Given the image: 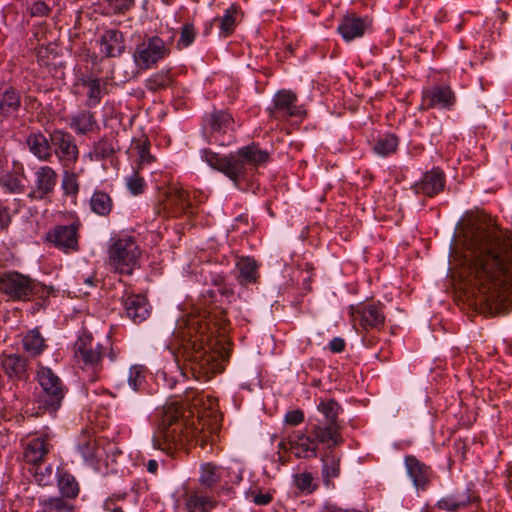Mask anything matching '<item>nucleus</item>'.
<instances>
[{
    "label": "nucleus",
    "instance_id": "1",
    "mask_svg": "<svg viewBox=\"0 0 512 512\" xmlns=\"http://www.w3.org/2000/svg\"><path fill=\"white\" fill-rule=\"evenodd\" d=\"M204 393L188 388L185 391V401L197 409L204 405ZM218 430L217 412L209 409L195 411L178 402L166 403L161 411L158 429L152 442L156 449L173 457L176 452L187 449L191 445L201 448L210 442L211 436Z\"/></svg>",
    "mask_w": 512,
    "mask_h": 512
},
{
    "label": "nucleus",
    "instance_id": "2",
    "mask_svg": "<svg viewBox=\"0 0 512 512\" xmlns=\"http://www.w3.org/2000/svg\"><path fill=\"white\" fill-rule=\"evenodd\" d=\"M449 272L470 305L500 311L512 304V258H452Z\"/></svg>",
    "mask_w": 512,
    "mask_h": 512
},
{
    "label": "nucleus",
    "instance_id": "3",
    "mask_svg": "<svg viewBox=\"0 0 512 512\" xmlns=\"http://www.w3.org/2000/svg\"><path fill=\"white\" fill-rule=\"evenodd\" d=\"M458 245L474 256H512V232L483 211H467L456 226Z\"/></svg>",
    "mask_w": 512,
    "mask_h": 512
},
{
    "label": "nucleus",
    "instance_id": "4",
    "mask_svg": "<svg viewBox=\"0 0 512 512\" xmlns=\"http://www.w3.org/2000/svg\"><path fill=\"white\" fill-rule=\"evenodd\" d=\"M214 331L209 323L192 321L185 332L178 354L184 361V375L188 372L196 380H208L217 373L216 356L211 352Z\"/></svg>",
    "mask_w": 512,
    "mask_h": 512
},
{
    "label": "nucleus",
    "instance_id": "5",
    "mask_svg": "<svg viewBox=\"0 0 512 512\" xmlns=\"http://www.w3.org/2000/svg\"><path fill=\"white\" fill-rule=\"evenodd\" d=\"M36 380L41 391L36 399L28 401L23 407V413L20 415L22 420L25 416L39 418L46 414L56 417L68 393V387L49 367L41 366L37 371Z\"/></svg>",
    "mask_w": 512,
    "mask_h": 512
},
{
    "label": "nucleus",
    "instance_id": "6",
    "mask_svg": "<svg viewBox=\"0 0 512 512\" xmlns=\"http://www.w3.org/2000/svg\"><path fill=\"white\" fill-rule=\"evenodd\" d=\"M0 292L12 301L26 302L37 297L45 303L54 288L18 272H5L0 274Z\"/></svg>",
    "mask_w": 512,
    "mask_h": 512
},
{
    "label": "nucleus",
    "instance_id": "7",
    "mask_svg": "<svg viewBox=\"0 0 512 512\" xmlns=\"http://www.w3.org/2000/svg\"><path fill=\"white\" fill-rule=\"evenodd\" d=\"M317 428L309 423L303 430L294 431L287 442L281 441L279 449L290 451L297 459H313L318 455L320 444L325 445L329 450L338 445L332 444V439L323 438Z\"/></svg>",
    "mask_w": 512,
    "mask_h": 512
},
{
    "label": "nucleus",
    "instance_id": "8",
    "mask_svg": "<svg viewBox=\"0 0 512 512\" xmlns=\"http://www.w3.org/2000/svg\"><path fill=\"white\" fill-rule=\"evenodd\" d=\"M269 154L257 145L251 144L240 148L236 153L226 156L224 174L237 183L252 173L259 165L268 162Z\"/></svg>",
    "mask_w": 512,
    "mask_h": 512
},
{
    "label": "nucleus",
    "instance_id": "9",
    "mask_svg": "<svg viewBox=\"0 0 512 512\" xmlns=\"http://www.w3.org/2000/svg\"><path fill=\"white\" fill-rule=\"evenodd\" d=\"M201 196L200 192L171 186L164 193V198L161 200V208L167 217L193 215L195 213V204L201 202Z\"/></svg>",
    "mask_w": 512,
    "mask_h": 512
},
{
    "label": "nucleus",
    "instance_id": "10",
    "mask_svg": "<svg viewBox=\"0 0 512 512\" xmlns=\"http://www.w3.org/2000/svg\"><path fill=\"white\" fill-rule=\"evenodd\" d=\"M317 409L324 416L325 422L312 423L317 428L315 431L321 434L322 439L324 437L332 439V444L342 445L344 439L339 415L343 409L340 404L335 399H322L317 405Z\"/></svg>",
    "mask_w": 512,
    "mask_h": 512
},
{
    "label": "nucleus",
    "instance_id": "11",
    "mask_svg": "<svg viewBox=\"0 0 512 512\" xmlns=\"http://www.w3.org/2000/svg\"><path fill=\"white\" fill-rule=\"evenodd\" d=\"M171 41H164L158 36H151L138 44L133 53V60L140 70H148L159 61L165 59L171 52Z\"/></svg>",
    "mask_w": 512,
    "mask_h": 512
},
{
    "label": "nucleus",
    "instance_id": "12",
    "mask_svg": "<svg viewBox=\"0 0 512 512\" xmlns=\"http://www.w3.org/2000/svg\"><path fill=\"white\" fill-rule=\"evenodd\" d=\"M203 128L209 134L210 141L221 146L230 144L234 139V120L226 111L215 110L207 114Z\"/></svg>",
    "mask_w": 512,
    "mask_h": 512
},
{
    "label": "nucleus",
    "instance_id": "13",
    "mask_svg": "<svg viewBox=\"0 0 512 512\" xmlns=\"http://www.w3.org/2000/svg\"><path fill=\"white\" fill-rule=\"evenodd\" d=\"M269 117L287 121L290 118L303 119L306 111L298 105V97L291 90H279L273 97L272 106L268 109Z\"/></svg>",
    "mask_w": 512,
    "mask_h": 512
},
{
    "label": "nucleus",
    "instance_id": "14",
    "mask_svg": "<svg viewBox=\"0 0 512 512\" xmlns=\"http://www.w3.org/2000/svg\"><path fill=\"white\" fill-rule=\"evenodd\" d=\"M480 503L481 498L475 490L474 484L469 482L465 488H458L453 493L440 498L435 507L446 512H458L473 505L479 506Z\"/></svg>",
    "mask_w": 512,
    "mask_h": 512
},
{
    "label": "nucleus",
    "instance_id": "15",
    "mask_svg": "<svg viewBox=\"0 0 512 512\" xmlns=\"http://www.w3.org/2000/svg\"><path fill=\"white\" fill-rule=\"evenodd\" d=\"M52 149L58 160L66 168L74 165L79 157V150L74 137L66 131L55 129L50 133Z\"/></svg>",
    "mask_w": 512,
    "mask_h": 512
},
{
    "label": "nucleus",
    "instance_id": "16",
    "mask_svg": "<svg viewBox=\"0 0 512 512\" xmlns=\"http://www.w3.org/2000/svg\"><path fill=\"white\" fill-rule=\"evenodd\" d=\"M74 353L84 365L97 367L104 356V347L94 342L90 332L83 330L74 343Z\"/></svg>",
    "mask_w": 512,
    "mask_h": 512
},
{
    "label": "nucleus",
    "instance_id": "17",
    "mask_svg": "<svg viewBox=\"0 0 512 512\" xmlns=\"http://www.w3.org/2000/svg\"><path fill=\"white\" fill-rule=\"evenodd\" d=\"M351 315L359 318L360 326L368 331L380 330L385 323L384 305L380 302L351 306Z\"/></svg>",
    "mask_w": 512,
    "mask_h": 512
},
{
    "label": "nucleus",
    "instance_id": "18",
    "mask_svg": "<svg viewBox=\"0 0 512 512\" xmlns=\"http://www.w3.org/2000/svg\"><path fill=\"white\" fill-rule=\"evenodd\" d=\"M58 175L50 166H40L34 173L33 186L28 194L32 200H44L49 197L57 185Z\"/></svg>",
    "mask_w": 512,
    "mask_h": 512
},
{
    "label": "nucleus",
    "instance_id": "19",
    "mask_svg": "<svg viewBox=\"0 0 512 512\" xmlns=\"http://www.w3.org/2000/svg\"><path fill=\"white\" fill-rule=\"evenodd\" d=\"M456 103V95L449 86L435 85L422 92L421 108L450 110Z\"/></svg>",
    "mask_w": 512,
    "mask_h": 512
},
{
    "label": "nucleus",
    "instance_id": "20",
    "mask_svg": "<svg viewBox=\"0 0 512 512\" xmlns=\"http://www.w3.org/2000/svg\"><path fill=\"white\" fill-rule=\"evenodd\" d=\"M404 464L413 486L417 490L426 491L434 476L432 468L414 455H406L404 457Z\"/></svg>",
    "mask_w": 512,
    "mask_h": 512
},
{
    "label": "nucleus",
    "instance_id": "21",
    "mask_svg": "<svg viewBox=\"0 0 512 512\" xmlns=\"http://www.w3.org/2000/svg\"><path fill=\"white\" fill-rule=\"evenodd\" d=\"M0 366L6 377L12 382L26 381L29 378V359L18 353H2Z\"/></svg>",
    "mask_w": 512,
    "mask_h": 512
},
{
    "label": "nucleus",
    "instance_id": "22",
    "mask_svg": "<svg viewBox=\"0 0 512 512\" xmlns=\"http://www.w3.org/2000/svg\"><path fill=\"white\" fill-rule=\"evenodd\" d=\"M79 224L60 225L50 231L46 239L64 253L77 251Z\"/></svg>",
    "mask_w": 512,
    "mask_h": 512
},
{
    "label": "nucleus",
    "instance_id": "23",
    "mask_svg": "<svg viewBox=\"0 0 512 512\" xmlns=\"http://www.w3.org/2000/svg\"><path fill=\"white\" fill-rule=\"evenodd\" d=\"M183 499L188 512H210L218 504L214 493L199 487L186 489Z\"/></svg>",
    "mask_w": 512,
    "mask_h": 512
},
{
    "label": "nucleus",
    "instance_id": "24",
    "mask_svg": "<svg viewBox=\"0 0 512 512\" xmlns=\"http://www.w3.org/2000/svg\"><path fill=\"white\" fill-rule=\"evenodd\" d=\"M122 305L126 317L135 324L144 322L150 316L151 305L145 295L128 294L122 298Z\"/></svg>",
    "mask_w": 512,
    "mask_h": 512
},
{
    "label": "nucleus",
    "instance_id": "25",
    "mask_svg": "<svg viewBox=\"0 0 512 512\" xmlns=\"http://www.w3.org/2000/svg\"><path fill=\"white\" fill-rule=\"evenodd\" d=\"M369 26L370 21L368 18L359 17L356 14H348L343 17L337 30L344 40L351 41L362 37Z\"/></svg>",
    "mask_w": 512,
    "mask_h": 512
},
{
    "label": "nucleus",
    "instance_id": "26",
    "mask_svg": "<svg viewBox=\"0 0 512 512\" xmlns=\"http://www.w3.org/2000/svg\"><path fill=\"white\" fill-rule=\"evenodd\" d=\"M260 264L255 258H239L235 267V278L241 286H250L259 283Z\"/></svg>",
    "mask_w": 512,
    "mask_h": 512
},
{
    "label": "nucleus",
    "instance_id": "27",
    "mask_svg": "<svg viewBox=\"0 0 512 512\" xmlns=\"http://www.w3.org/2000/svg\"><path fill=\"white\" fill-rule=\"evenodd\" d=\"M51 448L52 445L49 443L47 435L32 438L24 449L23 459L28 464H43V461Z\"/></svg>",
    "mask_w": 512,
    "mask_h": 512
},
{
    "label": "nucleus",
    "instance_id": "28",
    "mask_svg": "<svg viewBox=\"0 0 512 512\" xmlns=\"http://www.w3.org/2000/svg\"><path fill=\"white\" fill-rule=\"evenodd\" d=\"M21 107V95L20 92L13 88L7 87L0 89V126L17 115Z\"/></svg>",
    "mask_w": 512,
    "mask_h": 512
},
{
    "label": "nucleus",
    "instance_id": "29",
    "mask_svg": "<svg viewBox=\"0 0 512 512\" xmlns=\"http://www.w3.org/2000/svg\"><path fill=\"white\" fill-rule=\"evenodd\" d=\"M110 256H139L141 251L136 238L128 233H119L110 239Z\"/></svg>",
    "mask_w": 512,
    "mask_h": 512
},
{
    "label": "nucleus",
    "instance_id": "30",
    "mask_svg": "<svg viewBox=\"0 0 512 512\" xmlns=\"http://www.w3.org/2000/svg\"><path fill=\"white\" fill-rule=\"evenodd\" d=\"M445 186V175L438 169L433 168L426 172L421 180L416 184V192L433 197L439 194Z\"/></svg>",
    "mask_w": 512,
    "mask_h": 512
},
{
    "label": "nucleus",
    "instance_id": "31",
    "mask_svg": "<svg viewBox=\"0 0 512 512\" xmlns=\"http://www.w3.org/2000/svg\"><path fill=\"white\" fill-rule=\"evenodd\" d=\"M101 51L107 57H118L125 50L124 37L117 29L104 31L100 38Z\"/></svg>",
    "mask_w": 512,
    "mask_h": 512
},
{
    "label": "nucleus",
    "instance_id": "32",
    "mask_svg": "<svg viewBox=\"0 0 512 512\" xmlns=\"http://www.w3.org/2000/svg\"><path fill=\"white\" fill-rule=\"evenodd\" d=\"M223 469L214 463L208 462L200 465L199 488L214 493L222 479Z\"/></svg>",
    "mask_w": 512,
    "mask_h": 512
},
{
    "label": "nucleus",
    "instance_id": "33",
    "mask_svg": "<svg viewBox=\"0 0 512 512\" xmlns=\"http://www.w3.org/2000/svg\"><path fill=\"white\" fill-rule=\"evenodd\" d=\"M69 127L78 135H85L98 128L95 114L89 110H80L69 117Z\"/></svg>",
    "mask_w": 512,
    "mask_h": 512
},
{
    "label": "nucleus",
    "instance_id": "34",
    "mask_svg": "<svg viewBox=\"0 0 512 512\" xmlns=\"http://www.w3.org/2000/svg\"><path fill=\"white\" fill-rule=\"evenodd\" d=\"M234 298V290L230 286H221V288L208 289L201 294V302L208 308L209 313L218 308L217 303L221 305L226 301L230 303Z\"/></svg>",
    "mask_w": 512,
    "mask_h": 512
},
{
    "label": "nucleus",
    "instance_id": "35",
    "mask_svg": "<svg viewBox=\"0 0 512 512\" xmlns=\"http://www.w3.org/2000/svg\"><path fill=\"white\" fill-rule=\"evenodd\" d=\"M56 477L59 495L74 501L80 493V486L76 478L63 468L57 469Z\"/></svg>",
    "mask_w": 512,
    "mask_h": 512
},
{
    "label": "nucleus",
    "instance_id": "36",
    "mask_svg": "<svg viewBox=\"0 0 512 512\" xmlns=\"http://www.w3.org/2000/svg\"><path fill=\"white\" fill-rule=\"evenodd\" d=\"M30 152L41 161H48L53 154L52 144L41 132L31 133L26 139Z\"/></svg>",
    "mask_w": 512,
    "mask_h": 512
},
{
    "label": "nucleus",
    "instance_id": "37",
    "mask_svg": "<svg viewBox=\"0 0 512 512\" xmlns=\"http://www.w3.org/2000/svg\"><path fill=\"white\" fill-rule=\"evenodd\" d=\"M77 449L85 462L93 464L99 461L100 447L97 439L88 431H83L78 439Z\"/></svg>",
    "mask_w": 512,
    "mask_h": 512
},
{
    "label": "nucleus",
    "instance_id": "38",
    "mask_svg": "<svg viewBox=\"0 0 512 512\" xmlns=\"http://www.w3.org/2000/svg\"><path fill=\"white\" fill-rule=\"evenodd\" d=\"M47 347L46 340L40 333L39 328H33L27 331L22 338V348L31 357L40 356Z\"/></svg>",
    "mask_w": 512,
    "mask_h": 512
},
{
    "label": "nucleus",
    "instance_id": "39",
    "mask_svg": "<svg viewBox=\"0 0 512 512\" xmlns=\"http://www.w3.org/2000/svg\"><path fill=\"white\" fill-rule=\"evenodd\" d=\"M89 207L95 215L108 217L113 210L114 201L107 192L96 189L90 197Z\"/></svg>",
    "mask_w": 512,
    "mask_h": 512
},
{
    "label": "nucleus",
    "instance_id": "40",
    "mask_svg": "<svg viewBox=\"0 0 512 512\" xmlns=\"http://www.w3.org/2000/svg\"><path fill=\"white\" fill-rule=\"evenodd\" d=\"M81 84L88 89L86 106L96 107L102 99V93L106 86V80L95 77H84Z\"/></svg>",
    "mask_w": 512,
    "mask_h": 512
},
{
    "label": "nucleus",
    "instance_id": "41",
    "mask_svg": "<svg viewBox=\"0 0 512 512\" xmlns=\"http://www.w3.org/2000/svg\"><path fill=\"white\" fill-rule=\"evenodd\" d=\"M240 7L237 4H232L225 10L224 15L221 18L213 19L214 22H219L220 34L223 37H228L234 32L237 22L240 18Z\"/></svg>",
    "mask_w": 512,
    "mask_h": 512
},
{
    "label": "nucleus",
    "instance_id": "42",
    "mask_svg": "<svg viewBox=\"0 0 512 512\" xmlns=\"http://www.w3.org/2000/svg\"><path fill=\"white\" fill-rule=\"evenodd\" d=\"M321 461L323 463L322 466V477L323 482L326 485H329L331 479L337 478L340 475V462L341 458L333 451H327L322 456Z\"/></svg>",
    "mask_w": 512,
    "mask_h": 512
},
{
    "label": "nucleus",
    "instance_id": "43",
    "mask_svg": "<svg viewBox=\"0 0 512 512\" xmlns=\"http://www.w3.org/2000/svg\"><path fill=\"white\" fill-rule=\"evenodd\" d=\"M39 505L44 512H74L73 501L58 495L39 499Z\"/></svg>",
    "mask_w": 512,
    "mask_h": 512
},
{
    "label": "nucleus",
    "instance_id": "44",
    "mask_svg": "<svg viewBox=\"0 0 512 512\" xmlns=\"http://www.w3.org/2000/svg\"><path fill=\"white\" fill-rule=\"evenodd\" d=\"M148 375L149 370L145 365H132L129 369L128 385L136 392H143L146 390Z\"/></svg>",
    "mask_w": 512,
    "mask_h": 512
},
{
    "label": "nucleus",
    "instance_id": "45",
    "mask_svg": "<svg viewBox=\"0 0 512 512\" xmlns=\"http://www.w3.org/2000/svg\"><path fill=\"white\" fill-rule=\"evenodd\" d=\"M137 265V258H108L107 269L119 275H131Z\"/></svg>",
    "mask_w": 512,
    "mask_h": 512
},
{
    "label": "nucleus",
    "instance_id": "46",
    "mask_svg": "<svg viewBox=\"0 0 512 512\" xmlns=\"http://www.w3.org/2000/svg\"><path fill=\"white\" fill-rule=\"evenodd\" d=\"M173 82L169 71H159L146 80V88L156 92L168 88Z\"/></svg>",
    "mask_w": 512,
    "mask_h": 512
},
{
    "label": "nucleus",
    "instance_id": "47",
    "mask_svg": "<svg viewBox=\"0 0 512 512\" xmlns=\"http://www.w3.org/2000/svg\"><path fill=\"white\" fill-rule=\"evenodd\" d=\"M398 139L393 134L381 136L374 144V151L381 156H388L396 151Z\"/></svg>",
    "mask_w": 512,
    "mask_h": 512
},
{
    "label": "nucleus",
    "instance_id": "48",
    "mask_svg": "<svg viewBox=\"0 0 512 512\" xmlns=\"http://www.w3.org/2000/svg\"><path fill=\"white\" fill-rule=\"evenodd\" d=\"M115 153L114 146L106 139H101L94 144L93 150L90 152L91 160L101 161L112 158Z\"/></svg>",
    "mask_w": 512,
    "mask_h": 512
},
{
    "label": "nucleus",
    "instance_id": "49",
    "mask_svg": "<svg viewBox=\"0 0 512 512\" xmlns=\"http://www.w3.org/2000/svg\"><path fill=\"white\" fill-rule=\"evenodd\" d=\"M62 189L65 195L76 200L79 193L78 175L74 171H65L62 179Z\"/></svg>",
    "mask_w": 512,
    "mask_h": 512
},
{
    "label": "nucleus",
    "instance_id": "50",
    "mask_svg": "<svg viewBox=\"0 0 512 512\" xmlns=\"http://www.w3.org/2000/svg\"><path fill=\"white\" fill-rule=\"evenodd\" d=\"M135 6V0H106V9L113 15H121Z\"/></svg>",
    "mask_w": 512,
    "mask_h": 512
},
{
    "label": "nucleus",
    "instance_id": "51",
    "mask_svg": "<svg viewBox=\"0 0 512 512\" xmlns=\"http://www.w3.org/2000/svg\"><path fill=\"white\" fill-rule=\"evenodd\" d=\"M34 478L39 486L45 487L52 483V466L43 467V464L34 465Z\"/></svg>",
    "mask_w": 512,
    "mask_h": 512
},
{
    "label": "nucleus",
    "instance_id": "52",
    "mask_svg": "<svg viewBox=\"0 0 512 512\" xmlns=\"http://www.w3.org/2000/svg\"><path fill=\"white\" fill-rule=\"evenodd\" d=\"M196 31L191 23H186L182 26L180 32V38L177 42V47L179 49L189 47L195 40Z\"/></svg>",
    "mask_w": 512,
    "mask_h": 512
},
{
    "label": "nucleus",
    "instance_id": "53",
    "mask_svg": "<svg viewBox=\"0 0 512 512\" xmlns=\"http://www.w3.org/2000/svg\"><path fill=\"white\" fill-rule=\"evenodd\" d=\"M134 149L137 151V155L141 163H151L153 157L150 154V143L147 138L138 139L134 143Z\"/></svg>",
    "mask_w": 512,
    "mask_h": 512
},
{
    "label": "nucleus",
    "instance_id": "54",
    "mask_svg": "<svg viewBox=\"0 0 512 512\" xmlns=\"http://www.w3.org/2000/svg\"><path fill=\"white\" fill-rule=\"evenodd\" d=\"M294 481L300 491L312 493L316 489V485L313 484V476L309 472L296 474Z\"/></svg>",
    "mask_w": 512,
    "mask_h": 512
},
{
    "label": "nucleus",
    "instance_id": "55",
    "mask_svg": "<svg viewBox=\"0 0 512 512\" xmlns=\"http://www.w3.org/2000/svg\"><path fill=\"white\" fill-rule=\"evenodd\" d=\"M202 158L211 167L216 168L221 172H224V162H226V157H220L218 154L212 152L211 150L204 149L202 150Z\"/></svg>",
    "mask_w": 512,
    "mask_h": 512
},
{
    "label": "nucleus",
    "instance_id": "56",
    "mask_svg": "<svg viewBox=\"0 0 512 512\" xmlns=\"http://www.w3.org/2000/svg\"><path fill=\"white\" fill-rule=\"evenodd\" d=\"M233 231L239 232L240 234H247L251 231L252 226L249 223V217L247 214H241L236 217L231 226Z\"/></svg>",
    "mask_w": 512,
    "mask_h": 512
},
{
    "label": "nucleus",
    "instance_id": "57",
    "mask_svg": "<svg viewBox=\"0 0 512 512\" xmlns=\"http://www.w3.org/2000/svg\"><path fill=\"white\" fill-rule=\"evenodd\" d=\"M1 183L9 192H21L23 189L21 180L11 174L4 175L1 178Z\"/></svg>",
    "mask_w": 512,
    "mask_h": 512
},
{
    "label": "nucleus",
    "instance_id": "58",
    "mask_svg": "<svg viewBox=\"0 0 512 512\" xmlns=\"http://www.w3.org/2000/svg\"><path fill=\"white\" fill-rule=\"evenodd\" d=\"M29 11L32 17L42 18L50 14L51 8L44 1L38 0L31 5Z\"/></svg>",
    "mask_w": 512,
    "mask_h": 512
},
{
    "label": "nucleus",
    "instance_id": "59",
    "mask_svg": "<svg viewBox=\"0 0 512 512\" xmlns=\"http://www.w3.org/2000/svg\"><path fill=\"white\" fill-rule=\"evenodd\" d=\"M305 419L304 412L301 409H295L288 411L285 414L284 421L286 424L291 426H297L301 424Z\"/></svg>",
    "mask_w": 512,
    "mask_h": 512
},
{
    "label": "nucleus",
    "instance_id": "60",
    "mask_svg": "<svg viewBox=\"0 0 512 512\" xmlns=\"http://www.w3.org/2000/svg\"><path fill=\"white\" fill-rule=\"evenodd\" d=\"M128 189L134 194L138 195L143 192L144 189V180L139 177L137 174H134L127 181Z\"/></svg>",
    "mask_w": 512,
    "mask_h": 512
},
{
    "label": "nucleus",
    "instance_id": "61",
    "mask_svg": "<svg viewBox=\"0 0 512 512\" xmlns=\"http://www.w3.org/2000/svg\"><path fill=\"white\" fill-rule=\"evenodd\" d=\"M252 501L259 506H265L272 502L273 495L269 492L262 493L261 491H251Z\"/></svg>",
    "mask_w": 512,
    "mask_h": 512
},
{
    "label": "nucleus",
    "instance_id": "62",
    "mask_svg": "<svg viewBox=\"0 0 512 512\" xmlns=\"http://www.w3.org/2000/svg\"><path fill=\"white\" fill-rule=\"evenodd\" d=\"M345 341L341 337H335L329 342V350L332 353H341L345 349Z\"/></svg>",
    "mask_w": 512,
    "mask_h": 512
},
{
    "label": "nucleus",
    "instance_id": "63",
    "mask_svg": "<svg viewBox=\"0 0 512 512\" xmlns=\"http://www.w3.org/2000/svg\"><path fill=\"white\" fill-rule=\"evenodd\" d=\"M454 450L460 454L461 459L464 460L466 458L467 444L462 439L455 440L453 444Z\"/></svg>",
    "mask_w": 512,
    "mask_h": 512
},
{
    "label": "nucleus",
    "instance_id": "64",
    "mask_svg": "<svg viewBox=\"0 0 512 512\" xmlns=\"http://www.w3.org/2000/svg\"><path fill=\"white\" fill-rule=\"evenodd\" d=\"M325 512H362V511L353 509V508L344 509V508L337 506L336 504H327L325 506Z\"/></svg>",
    "mask_w": 512,
    "mask_h": 512
}]
</instances>
